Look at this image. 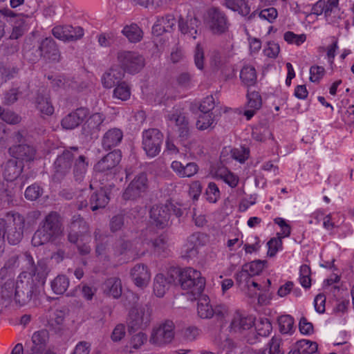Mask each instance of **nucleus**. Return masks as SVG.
<instances>
[{"label":"nucleus","instance_id":"nucleus-1","mask_svg":"<svg viewBox=\"0 0 354 354\" xmlns=\"http://www.w3.org/2000/svg\"><path fill=\"white\" fill-rule=\"evenodd\" d=\"M25 218L17 212H10L0 218V254L4 250L5 239L11 245L18 244L24 237Z\"/></svg>","mask_w":354,"mask_h":354},{"label":"nucleus","instance_id":"nucleus-2","mask_svg":"<svg viewBox=\"0 0 354 354\" xmlns=\"http://www.w3.org/2000/svg\"><path fill=\"white\" fill-rule=\"evenodd\" d=\"M63 233L62 224L59 214L55 212L48 214L39 223L35 232L31 243L34 247H39L55 241Z\"/></svg>","mask_w":354,"mask_h":354},{"label":"nucleus","instance_id":"nucleus-3","mask_svg":"<svg viewBox=\"0 0 354 354\" xmlns=\"http://www.w3.org/2000/svg\"><path fill=\"white\" fill-rule=\"evenodd\" d=\"M153 319V308L149 304L133 306L129 311L127 321L129 332L145 330Z\"/></svg>","mask_w":354,"mask_h":354},{"label":"nucleus","instance_id":"nucleus-4","mask_svg":"<svg viewBox=\"0 0 354 354\" xmlns=\"http://www.w3.org/2000/svg\"><path fill=\"white\" fill-rule=\"evenodd\" d=\"M179 283L183 290L194 297L201 295L205 285V280L201 273L192 268H186L178 272Z\"/></svg>","mask_w":354,"mask_h":354},{"label":"nucleus","instance_id":"nucleus-5","mask_svg":"<svg viewBox=\"0 0 354 354\" xmlns=\"http://www.w3.org/2000/svg\"><path fill=\"white\" fill-rule=\"evenodd\" d=\"M21 258L25 263L26 269L22 272H26V277L29 278L30 281L32 280V282L34 281L33 278H35V280L44 283L50 271L46 259H39L35 264L32 257L27 252L22 254Z\"/></svg>","mask_w":354,"mask_h":354},{"label":"nucleus","instance_id":"nucleus-6","mask_svg":"<svg viewBox=\"0 0 354 354\" xmlns=\"http://www.w3.org/2000/svg\"><path fill=\"white\" fill-rule=\"evenodd\" d=\"M175 325L171 320H166L154 326L151 332L149 342L162 346L171 342L175 335Z\"/></svg>","mask_w":354,"mask_h":354},{"label":"nucleus","instance_id":"nucleus-7","mask_svg":"<svg viewBox=\"0 0 354 354\" xmlns=\"http://www.w3.org/2000/svg\"><path fill=\"white\" fill-rule=\"evenodd\" d=\"M77 147H71L70 150H65L62 154L59 155L54 162V175L55 180L60 181L71 169L72 163L77 156Z\"/></svg>","mask_w":354,"mask_h":354},{"label":"nucleus","instance_id":"nucleus-8","mask_svg":"<svg viewBox=\"0 0 354 354\" xmlns=\"http://www.w3.org/2000/svg\"><path fill=\"white\" fill-rule=\"evenodd\" d=\"M206 22L214 34H223L228 30L230 26L225 12L216 7L207 10Z\"/></svg>","mask_w":354,"mask_h":354},{"label":"nucleus","instance_id":"nucleus-9","mask_svg":"<svg viewBox=\"0 0 354 354\" xmlns=\"http://www.w3.org/2000/svg\"><path fill=\"white\" fill-rule=\"evenodd\" d=\"M118 61L122 70L131 74L140 71L145 66V59L138 53L133 51H120L118 53Z\"/></svg>","mask_w":354,"mask_h":354},{"label":"nucleus","instance_id":"nucleus-10","mask_svg":"<svg viewBox=\"0 0 354 354\" xmlns=\"http://www.w3.org/2000/svg\"><path fill=\"white\" fill-rule=\"evenodd\" d=\"M149 189V180L145 173L137 174L124 189L122 197L124 200H136L142 197Z\"/></svg>","mask_w":354,"mask_h":354},{"label":"nucleus","instance_id":"nucleus-11","mask_svg":"<svg viewBox=\"0 0 354 354\" xmlns=\"http://www.w3.org/2000/svg\"><path fill=\"white\" fill-rule=\"evenodd\" d=\"M162 142L163 134L157 129H149L142 133V148L149 157L160 153Z\"/></svg>","mask_w":354,"mask_h":354},{"label":"nucleus","instance_id":"nucleus-12","mask_svg":"<svg viewBox=\"0 0 354 354\" xmlns=\"http://www.w3.org/2000/svg\"><path fill=\"white\" fill-rule=\"evenodd\" d=\"M339 0H319L312 7L311 14L321 15L324 14L326 21L329 24H336L339 19Z\"/></svg>","mask_w":354,"mask_h":354},{"label":"nucleus","instance_id":"nucleus-13","mask_svg":"<svg viewBox=\"0 0 354 354\" xmlns=\"http://www.w3.org/2000/svg\"><path fill=\"white\" fill-rule=\"evenodd\" d=\"M26 276V272L20 273L15 289V299L21 306L28 304L31 300L33 293L32 280L30 281Z\"/></svg>","mask_w":354,"mask_h":354},{"label":"nucleus","instance_id":"nucleus-14","mask_svg":"<svg viewBox=\"0 0 354 354\" xmlns=\"http://www.w3.org/2000/svg\"><path fill=\"white\" fill-rule=\"evenodd\" d=\"M38 55L35 58L29 57L30 61L36 62L39 57H44L46 60L49 62H57L60 59V53L57 46L51 37H46L44 39L37 50Z\"/></svg>","mask_w":354,"mask_h":354},{"label":"nucleus","instance_id":"nucleus-15","mask_svg":"<svg viewBox=\"0 0 354 354\" xmlns=\"http://www.w3.org/2000/svg\"><path fill=\"white\" fill-rule=\"evenodd\" d=\"M122 155L119 150H114L100 160L94 166L95 171L108 174L116 167L121 160Z\"/></svg>","mask_w":354,"mask_h":354},{"label":"nucleus","instance_id":"nucleus-16","mask_svg":"<svg viewBox=\"0 0 354 354\" xmlns=\"http://www.w3.org/2000/svg\"><path fill=\"white\" fill-rule=\"evenodd\" d=\"M173 205H155L150 211V217L153 224L160 228H164L168 225Z\"/></svg>","mask_w":354,"mask_h":354},{"label":"nucleus","instance_id":"nucleus-17","mask_svg":"<svg viewBox=\"0 0 354 354\" xmlns=\"http://www.w3.org/2000/svg\"><path fill=\"white\" fill-rule=\"evenodd\" d=\"M88 230L86 222L79 214L74 215L68 225V240L73 243L77 241L78 237Z\"/></svg>","mask_w":354,"mask_h":354},{"label":"nucleus","instance_id":"nucleus-18","mask_svg":"<svg viewBox=\"0 0 354 354\" xmlns=\"http://www.w3.org/2000/svg\"><path fill=\"white\" fill-rule=\"evenodd\" d=\"M89 111L86 108H79L66 115L61 121L62 127L72 130L80 125L88 116Z\"/></svg>","mask_w":354,"mask_h":354},{"label":"nucleus","instance_id":"nucleus-19","mask_svg":"<svg viewBox=\"0 0 354 354\" xmlns=\"http://www.w3.org/2000/svg\"><path fill=\"white\" fill-rule=\"evenodd\" d=\"M200 21L194 17H187L184 19L180 17L178 20V28L180 32L187 38L196 39L200 34L198 27Z\"/></svg>","mask_w":354,"mask_h":354},{"label":"nucleus","instance_id":"nucleus-20","mask_svg":"<svg viewBox=\"0 0 354 354\" xmlns=\"http://www.w3.org/2000/svg\"><path fill=\"white\" fill-rule=\"evenodd\" d=\"M253 325L254 320L251 317L246 316L239 311H236L232 315L229 328L230 333L240 334L252 328Z\"/></svg>","mask_w":354,"mask_h":354},{"label":"nucleus","instance_id":"nucleus-21","mask_svg":"<svg viewBox=\"0 0 354 354\" xmlns=\"http://www.w3.org/2000/svg\"><path fill=\"white\" fill-rule=\"evenodd\" d=\"M131 277L135 285L142 288L149 284L151 279V272L146 265L138 263L131 270Z\"/></svg>","mask_w":354,"mask_h":354},{"label":"nucleus","instance_id":"nucleus-22","mask_svg":"<svg viewBox=\"0 0 354 354\" xmlns=\"http://www.w3.org/2000/svg\"><path fill=\"white\" fill-rule=\"evenodd\" d=\"M166 118L169 122L175 124L178 129L180 136H185L187 134L189 122L181 109L174 108L168 112Z\"/></svg>","mask_w":354,"mask_h":354},{"label":"nucleus","instance_id":"nucleus-23","mask_svg":"<svg viewBox=\"0 0 354 354\" xmlns=\"http://www.w3.org/2000/svg\"><path fill=\"white\" fill-rule=\"evenodd\" d=\"M223 6L243 17H247L248 21L252 20L257 14L256 11L250 14V7L246 0H224Z\"/></svg>","mask_w":354,"mask_h":354},{"label":"nucleus","instance_id":"nucleus-24","mask_svg":"<svg viewBox=\"0 0 354 354\" xmlns=\"http://www.w3.org/2000/svg\"><path fill=\"white\" fill-rule=\"evenodd\" d=\"M123 132L118 128H112L105 132L102 138V146L105 150L117 147L122 140Z\"/></svg>","mask_w":354,"mask_h":354},{"label":"nucleus","instance_id":"nucleus-25","mask_svg":"<svg viewBox=\"0 0 354 354\" xmlns=\"http://www.w3.org/2000/svg\"><path fill=\"white\" fill-rule=\"evenodd\" d=\"M124 76V72L119 66L111 67L102 77L104 87L111 88L120 84Z\"/></svg>","mask_w":354,"mask_h":354},{"label":"nucleus","instance_id":"nucleus-26","mask_svg":"<svg viewBox=\"0 0 354 354\" xmlns=\"http://www.w3.org/2000/svg\"><path fill=\"white\" fill-rule=\"evenodd\" d=\"M171 167L180 178H191L198 171V166L195 162L184 165L180 161L174 160L171 162Z\"/></svg>","mask_w":354,"mask_h":354},{"label":"nucleus","instance_id":"nucleus-27","mask_svg":"<svg viewBox=\"0 0 354 354\" xmlns=\"http://www.w3.org/2000/svg\"><path fill=\"white\" fill-rule=\"evenodd\" d=\"M247 109L244 111L243 115L249 120L254 116L257 111L261 107L262 100L258 92L249 91L247 93Z\"/></svg>","mask_w":354,"mask_h":354},{"label":"nucleus","instance_id":"nucleus-28","mask_svg":"<svg viewBox=\"0 0 354 354\" xmlns=\"http://www.w3.org/2000/svg\"><path fill=\"white\" fill-rule=\"evenodd\" d=\"M23 170L21 162L16 159L8 160L3 167V175L7 181H13L16 180L21 174Z\"/></svg>","mask_w":354,"mask_h":354},{"label":"nucleus","instance_id":"nucleus-29","mask_svg":"<svg viewBox=\"0 0 354 354\" xmlns=\"http://www.w3.org/2000/svg\"><path fill=\"white\" fill-rule=\"evenodd\" d=\"M10 153L15 157L14 159L21 161H31L34 160L35 149L28 145H19L10 148Z\"/></svg>","mask_w":354,"mask_h":354},{"label":"nucleus","instance_id":"nucleus-30","mask_svg":"<svg viewBox=\"0 0 354 354\" xmlns=\"http://www.w3.org/2000/svg\"><path fill=\"white\" fill-rule=\"evenodd\" d=\"M173 282H174V278L172 275L165 277L162 274H156L153 281L154 294L158 297H162Z\"/></svg>","mask_w":354,"mask_h":354},{"label":"nucleus","instance_id":"nucleus-31","mask_svg":"<svg viewBox=\"0 0 354 354\" xmlns=\"http://www.w3.org/2000/svg\"><path fill=\"white\" fill-rule=\"evenodd\" d=\"M102 288L106 295L118 299L122 291L121 280L118 277H110L104 281Z\"/></svg>","mask_w":354,"mask_h":354},{"label":"nucleus","instance_id":"nucleus-32","mask_svg":"<svg viewBox=\"0 0 354 354\" xmlns=\"http://www.w3.org/2000/svg\"><path fill=\"white\" fill-rule=\"evenodd\" d=\"M73 177L76 182H82L87 171L88 161L84 155H80L77 152V156L74 159Z\"/></svg>","mask_w":354,"mask_h":354},{"label":"nucleus","instance_id":"nucleus-33","mask_svg":"<svg viewBox=\"0 0 354 354\" xmlns=\"http://www.w3.org/2000/svg\"><path fill=\"white\" fill-rule=\"evenodd\" d=\"M49 339V333L46 329L35 331L31 338L32 346L30 352L44 351Z\"/></svg>","mask_w":354,"mask_h":354},{"label":"nucleus","instance_id":"nucleus-34","mask_svg":"<svg viewBox=\"0 0 354 354\" xmlns=\"http://www.w3.org/2000/svg\"><path fill=\"white\" fill-rule=\"evenodd\" d=\"M109 201V197L106 192L100 189L91 194L89 199V205L92 211H95L100 208H104Z\"/></svg>","mask_w":354,"mask_h":354},{"label":"nucleus","instance_id":"nucleus-35","mask_svg":"<svg viewBox=\"0 0 354 354\" xmlns=\"http://www.w3.org/2000/svg\"><path fill=\"white\" fill-rule=\"evenodd\" d=\"M199 246L198 235L192 234L188 238L187 242L184 246L183 257L186 259L195 258L198 254Z\"/></svg>","mask_w":354,"mask_h":354},{"label":"nucleus","instance_id":"nucleus-36","mask_svg":"<svg viewBox=\"0 0 354 354\" xmlns=\"http://www.w3.org/2000/svg\"><path fill=\"white\" fill-rule=\"evenodd\" d=\"M105 120L103 114L95 113L91 115L84 124V129H88V133L91 135L94 134L101 129L103 122Z\"/></svg>","mask_w":354,"mask_h":354},{"label":"nucleus","instance_id":"nucleus-37","mask_svg":"<svg viewBox=\"0 0 354 354\" xmlns=\"http://www.w3.org/2000/svg\"><path fill=\"white\" fill-rule=\"evenodd\" d=\"M95 241L96 243L95 245V253L98 257L102 259L109 261V257L106 254V243L107 237L101 234L99 230H96L94 233Z\"/></svg>","mask_w":354,"mask_h":354},{"label":"nucleus","instance_id":"nucleus-38","mask_svg":"<svg viewBox=\"0 0 354 354\" xmlns=\"http://www.w3.org/2000/svg\"><path fill=\"white\" fill-rule=\"evenodd\" d=\"M240 78L246 86L254 85L257 78L255 68L252 65H245L241 70Z\"/></svg>","mask_w":354,"mask_h":354},{"label":"nucleus","instance_id":"nucleus-39","mask_svg":"<svg viewBox=\"0 0 354 354\" xmlns=\"http://www.w3.org/2000/svg\"><path fill=\"white\" fill-rule=\"evenodd\" d=\"M228 153H230L232 159L243 163L249 157L250 150L245 147L234 149L225 148L221 152V157H224Z\"/></svg>","mask_w":354,"mask_h":354},{"label":"nucleus","instance_id":"nucleus-40","mask_svg":"<svg viewBox=\"0 0 354 354\" xmlns=\"http://www.w3.org/2000/svg\"><path fill=\"white\" fill-rule=\"evenodd\" d=\"M198 314L203 319H209L214 316L213 306L209 304V297L202 296L198 301Z\"/></svg>","mask_w":354,"mask_h":354},{"label":"nucleus","instance_id":"nucleus-41","mask_svg":"<svg viewBox=\"0 0 354 354\" xmlns=\"http://www.w3.org/2000/svg\"><path fill=\"white\" fill-rule=\"evenodd\" d=\"M279 328L281 333L284 335H292L295 330L294 318L289 315H283L279 317Z\"/></svg>","mask_w":354,"mask_h":354},{"label":"nucleus","instance_id":"nucleus-42","mask_svg":"<svg viewBox=\"0 0 354 354\" xmlns=\"http://www.w3.org/2000/svg\"><path fill=\"white\" fill-rule=\"evenodd\" d=\"M216 178L222 180L231 187H235L239 183V178L225 167L218 168L216 173Z\"/></svg>","mask_w":354,"mask_h":354},{"label":"nucleus","instance_id":"nucleus-43","mask_svg":"<svg viewBox=\"0 0 354 354\" xmlns=\"http://www.w3.org/2000/svg\"><path fill=\"white\" fill-rule=\"evenodd\" d=\"M317 348L318 345L315 342L302 339L297 342L296 349L292 352H295L296 354H314Z\"/></svg>","mask_w":354,"mask_h":354},{"label":"nucleus","instance_id":"nucleus-44","mask_svg":"<svg viewBox=\"0 0 354 354\" xmlns=\"http://www.w3.org/2000/svg\"><path fill=\"white\" fill-rule=\"evenodd\" d=\"M36 106L38 111L44 115H51L54 113V106L47 96L38 95L36 99Z\"/></svg>","mask_w":354,"mask_h":354},{"label":"nucleus","instance_id":"nucleus-45","mask_svg":"<svg viewBox=\"0 0 354 354\" xmlns=\"http://www.w3.org/2000/svg\"><path fill=\"white\" fill-rule=\"evenodd\" d=\"M122 33L129 41L133 43L140 41L142 38V30L135 24L126 26L122 30Z\"/></svg>","mask_w":354,"mask_h":354},{"label":"nucleus","instance_id":"nucleus-46","mask_svg":"<svg viewBox=\"0 0 354 354\" xmlns=\"http://www.w3.org/2000/svg\"><path fill=\"white\" fill-rule=\"evenodd\" d=\"M50 286L54 293L62 295L68 288L69 279L65 275H58L51 281Z\"/></svg>","mask_w":354,"mask_h":354},{"label":"nucleus","instance_id":"nucleus-47","mask_svg":"<svg viewBox=\"0 0 354 354\" xmlns=\"http://www.w3.org/2000/svg\"><path fill=\"white\" fill-rule=\"evenodd\" d=\"M150 244L153 252L158 254H167L168 243L165 236L160 235L158 237L150 241Z\"/></svg>","mask_w":354,"mask_h":354},{"label":"nucleus","instance_id":"nucleus-48","mask_svg":"<svg viewBox=\"0 0 354 354\" xmlns=\"http://www.w3.org/2000/svg\"><path fill=\"white\" fill-rule=\"evenodd\" d=\"M113 96L114 98L126 101L130 98L131 88L125 82H120L114 88Z\"/></svg>","mask_w":354,"mask_h":354},{"label":"nucleus","instance_id":"nucleus-49","mask_svg":"<svg viewBox=\"0 0 354 354\" xmlns=\"http://www.w3.org/2000/svg\"><path fill=\"white\" fill-rule=\"evenodd\" d=\"M64 322V313L61 310H56L50 316L48 320V325L50 328L57 333L62 328Z\"/></svg>","mask_w":354,"mask_h":354},{"label":"nucleus","instance_id":"nucleus-50","mask_svg":"<svg viewBox=\"0 0 354 354\" xmlns=\"http://www.w3.org/2000/svg\"><path fill=\"white\" fill-rule=\"evenodd\" d=\"M215 119L212 113H201L198 118L196 125L198 130L204 131L213 127Z\"/></svg>","mask_w":354,"mask_h":354},{"label":"nucleus","instance_id":"nucleus-51","mask_svg":"<svg viewBox=\"0 0 354 354\" xmlns=\"http://www.w3.org/2000/svg\"><path fill=\"white\" fill-rule=\"evenodd\" d=\"M131 248V243L124 239H117L113 245V254L118 257L126 254Z\"/></svg>","mask_w":354,"mask_h":354},{"label":"nucleus","instance_id":"nucleus-52","mask_svg":"<svg viewBox=\"0 0 354 354\" xmlns=\"http://www.w3.org/2000/svg\"><path fill=\"white\" fill-rule=\"evenodd\" d=\"M283 339L279 335H274L267 344L268 348L274 354H283Z\"/></svg>","mask_w":354,"mask_h":354},{"label":"nucleus","instance_id":"nucleus-53","mask_svg":"<svg viewBox=\"0 0 354 354\" xmlns=\"http://www.w3.org/2000/svg\"><path fill=\"white\" fill-rule=\"evenodd\" d=\"M272 329V324L268 319H261L256 325L257 334L262 337H267Z\"/></svg>","mask_w":354,"mask_h":354},{"label":"nucleus","instance_id":"nucleus-54","mask_svg":"<svg viewBox=\"0 0 354 354\" xmlns=\"http://www.w3.org/2000/svg\"><path fill=\"white\" fill-rule=\"evenodd\" d=\"M283 39L288 44L300 46L306 41V35L305 34L297 35L293 32L288 31L284 33Z\"/></svg>","mask_w":354,"mask_h":354},{"label":"nucleus","instance_id":"nucleus-55","mask_svg":"<svg viewBox=\"0 0 354 354\" xmlns=\"http://www.w3.org/2000/svg\"><path fill=\"white\" fill-rule=\"evenodd\" d=\"M15 283L12 279H8L1 287V297L5 300H10L15 295Z\"/></svg>","mask_w":354,"mask_h":354},{"label":"nucleus","instance_id":"nucleus-56","mask_svg":"<svg viewBox=\"0 0 354 354\" xmlns=\"http://www.w3.org/2000/svg\"><path fill=\"white\" fill-rule=\"evenodd\" d=\"M265 261L261 260L253 261L243 266L252 277L259 274L265 266Z\"/></svg>","mask_w":354,"mask_h":354},{"label":"nucleus","instance_id":"nucleus-57","mask_svg":"<svg viewBox=\"0 0 354 354\" xmlns=\"http://www.w3.org/2000/svg\"><path fill=\"white\" fill-rule=\"evenodd\" d=\"M299 281L303 287L306 288L310 287V268L308 266L304 264L300 267Z\"/></svg>","mask_w":354,"mask_h":354},{"label":"nucleus","instance_id":"nucleus-58","mask_svg":"<svg viewBox=\"0 0 354 354\" xmlns=\"http://www.w3.org/2000/svg\"><path fill=\"white\" fill-rule=\"evenodd\" d=\"M206 198L210 203H216L220 198V191L215 183H209L205 192Z\"/></svg>","mask_w":354,"mask_h":354},{"label":"nucleus","instance_id":"nucleus-59","mask_svg":"<svg viewBox=\"0 0 354 354\" xmlns=\"http://www.w3.org/2000/svg\"><path fill=\"white\" fill-rule=\"evenodd\" d=\"M252 277L246 268L243 266L241 270L236 274V281L239 286L244 285V287L250 288V283Z\"/></svg>","mask_w":354,"mask_h":354},{"label":"nucleus","instance_id":"nucleus-60","mask_svg":"<svg viewBox=\"0 0 354 354\" xmlns=\"http://www.w3.org/2000/svg\"><path fill=\"white\" fill-rule=\"evenodd\" d=\"M68 29L70 28V25H59L55 26L52 29V34L57 39L62 41L67 40V34L68 33Z\"/></svg>","mask_w":354,"mask_h":354},{"label":"nucleus","instance_id":"nucleus-61","mask_svg":"<svg viewBox=\"0 0 354 354\" xmlns=\"http://www.w3.org/2000/svg\"><path fill=\"white\" fill-rule=\"evenodd\" d=\"M268 247V255L274 257L279 249L282 247V240L281 237L272 238L267 243Z\"/></svg>","mask_w":354,"mask_h":354},{"label":"nucleus","instance_id":"nucleus-62","mask_svg":"<svg viewBox=\"0 0 354 354\" xmlns=\"http://www.w3.org/2000/svg\"><path fill=\"white\" fill-rule=\"evenodd\" d=\"M325 69L323 66H312L310 68V80L312 82H319L325 75Z\"/></svg>","mask_w":354,"mask_h":354},{"label":"nucleus","instance_id":"nucleus-63","mask_svg":"<svg viewBox=\"0 0 354 354\" xmlns=\"http://www.w3.org/2000/svg\"><path fill=\"white\" fill-rule=\"evenodd\" d=\"M42 193V189L37 185H32L28 187L25 192V197L30 201L37 199Z\"/></svg>","mask_w":354,"mask_h":354},{"label":"nucleus","instance_id":"nucleus-64","mask_svg":"<svg viewBox=\"0 0 354 354\" xmlns=\"http://www.w3.org/2000/svg\"><path fill=\"white\" fill-rule=\"evenodd\" d=\"M258 14L261 19L266 20L270 23H273L278 15L277 9L273 7L263 9Z\"/></svg>","mask_w":354,"mask_h":354}]
</instances>
